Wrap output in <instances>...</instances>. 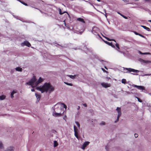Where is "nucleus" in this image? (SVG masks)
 <instances>
[{
	"instance_id": "1",
	"label": "nucleus",
	"mask_w": 151,
	"mask_h": 151,
	"mask_svg": "<svg viewBox=\"0 0 151 151\" xmlns=\"http://www.w3.org/2000/svg\"><path fill=\"white\" fill-rule=\"evenodd\" d=\"M37 90L40 91L42 93L44 92H47L48 91L49 93L53 91L54 90V88L50 83H45L42 87H36Z\"/></svg>"
},
{
	"instance_id": "2",
	"label": "nucleus",
	"mask_w": 151,
	"mask_h": 151,
	"mask_svg": "<svg viewBox=\"0 0 151 151\" xmlns=\"http://www.w3.org/2000/svg\"><path fill=\"white\" fill-rule=\"evenodd\" d=\"M36 79L35 76H33L30 80L26 84L27 85L33 86L34 85V83H35Z\"/></svg>"
},
{
	"instance_id": "3",
	"label": "nucleus",
	"mask_w": 151,
	"mask_h": 151,
	"mask_svg": "<svg viewBox=\"0 0 151 151\" xmlns=\"http://www.w3.org/2000/svg\"><path fill=\"white\" fill-rule=\"evenodd\" d=\"M116 110L117 111L118 114L117 116V119L116 121L114 122L115 123L117 122L119 120V118L121 115V112L120 108L117 107Z\"/></svg>"
},
{
	"instance_id": "4",
	"label": "nucleus",
	"mask_w": 151,
	"mask_h": 151,
	"mask_svg": "<svg viewBox=\"0 0 151 151\" xmlns=\"http://www.w3.org/2000/svg\"><path fill=\"white\" fill-rule=\"evenodd\" d=\"M74 128V135L76 137V138L78 139L79 137L78 136V129L76 127V126L75 125L73 127Z\"/></svg>"
},
{
	"instance_id": "5",
	"label": "nucleus",
	"mask_w": 151,
	"mask_h": 151,
	"mask_svg": "<svg viewBox=\"0 0 151 151\" xmlns=\"http://www.w3.org/2000/svg\"><path fill=\"white\" fill-rule=\"evenodd\" d=\"M132 86L134 87H136L137 89H138L139 90H145V87L142 86H137V85H132Z\"/></svg>"
},
{
	"instance_id": "6",
	"label": "nucleus",
	"mask_w": 151,
	"mask_h": 151,
	"mask_svg": "<svg viewBox=\"0 0 151 151\" xmlns=\"http://www.w3.org/2000/svg\"><path fill=\"white\" fill-rule=\"evenodd\" d=\"M90 143V142H89L86 141L81 146V148L83 150L85 149V147L88 145Z\"/></svg>"
},
{
	"instance_id": "7",
	"label": "nucleus",
	"mask_w": 151,
	"mask_h": 151,
	"mask_svg": "<svg viewBox=\"0 0 151 151\" xmlns=\"http://www.w3.org/2000/svg\"><path fill=\"white\" fill-rule=\"evenodd\" d=\"M98 28L96 27H94L92 29V32L93 34H94L95 35H96L98 34L99 36L101 38H102L97 33V32L96 31V30L98 29Z\"/></svg>"
},
{
	"instance_id": "8",
	"label": "nucleus",
	"mask_w": 151,
	"mask_h": 151,
	"mask_svg": "<svg viewBox=\"0 0 151 151\" xmlns=\"http://www.w3.org/2000/svg\"><path fill=\"white\" fill-rule=\"evenodd\" d=\"M21 45L22 46L25 45L28 47H30L31 46L30 44L27 41H24L21 44Z\"/></svg>"
},
{
	"instance_id": "9",
	"label": "nucleus",
	"mask_w": 151,
	"mask_h": 151,
	"mask_svg": "<svg viewBox=\"0 0 151 151\" xmlns=\"http://www.w3.org/2000/svg\"><path fill=\"white\" fill-rule=\"evenodd\" d=\"M126 69L129 72H132L134 73H138L139 72V70H135L131 68H126Z\"/></svg>"
},
{
	"instance_id": "10",
	"label": "nucleus",
	"mask_w": 151,
	"mask_h": 151,
	"mask_svg": "<svg viewBox=\"0 0 151 151\" xmlns=\"http://www.w3.org/2000/svg\"><path fill=\"white\" fill-rule=\"evenodd\" d=\"M43 81V79L41 77H40L38 80L35 82V85L36 86H37L39 83H42Z\"/></svg>"
},
{
	"instance_id": "11",
	"label": "nucleus",
	"mask_w": 151,
	"mask_h": 151,
	"mask_svg": "<svg viewBox=\"0 0 151 151\" xmlns=\"http://www.w3.org/2000/svg\"><path fill=\"white\" fill-rule=\"evenodd\" d=\"M102 86L105 88L110 87L111 86V84L110 83H101Z\"/></svg>"
},
{
	"instance_id": "12",
	"label": "nucleus",
	"mask_w": 151,
	"mask_h": 151,
	"mask_svg": "<svg viewBox=\"0 0 151 151\" xmlns=\"http://www.w3.org/2000/svg\"><path fill=\"white\" fill-rule=\"evenodd\" d=\"M52 115L55 117L60 116H62V114L61 113H57L54 111L52 113Z\"/></svg>"
},
{
	"instance_id": "13",
	"label": "nucleus",
	"mask_w": 151,
	"mask_h": 151,
	"mask_svg": "<svg viewBox=\"0 0 151 151\" xmlns=\"http://www.w3.org/2000/svg\"><path fill=\"white\" fill-rule=\"evenodd\" d=\"M77 21H78L82 23L85 24L86 22L83 18H78L76 19Z\"/></svg>"
},
{
	"instance_id": "14",
	"label": "nucleus",
	"mask_w": 151,
	"mask_h": 151,
	"mask_svg": "<svg viewBox=\"0 0 151 151\" xmlns=\"http://www.w3.org/2000/svg\"><path fill=\"white\" fill-rule=\"evenodd\" d=\"M103 41L106 44L109 45L111 46L112 47L114 48L115 46L113 45L112 42H109L106 41H105L104 40H103Z\"/></svg>"
},
{
	"instance_id": "15",
	"label": "nucleus",
	"mask_w": 151,
	"mask_h": 151,
	"mask_svg": "<svg viewBox=\"0 0 151 151\" xmlns=\"http://www.w3.org/2000/svg\"><path fill=\"white\" fill-rule=\"evenodd\" d=\"M14 147L10 146L7 148L4 151H14Z\"/></svg>"
},
{
	"instance_id": "16",
	"label": "nucleus",
	"mask_w": 151,
	"mask_h": 151,
	"mask_svg": "<svg viewBox=\"0 0 151 151\" xmlns=\"http://www.w3.org/2000/svg\"><path fill=\"white\" fill-rule=\"evenodd\" d=\"M140 61L144 63L148 64L151 63V61L150 60H145L142 59H140Z\"/></svg>"
},
{
	"instance_id": "17",
	"label": "nucleus",
	"mask_w": 151,
	"mask_h": 151,
	"mask_svg": "<svg viewBox=\"0 0 151 151\" xmlns=\"http://www.w3.org/2000/svg\"><path fill=\"white\" fill-rule=\"evenodd\" d=\"M59 14H60L62 15V14H64L65 13H67V14L68 16V17H70V16L69 14L66 12L65 11V12H62V10L61 9H59Z\"/></svg>"
},
{
	"instance_id": "18",
	"label": "nucleus",
	"mask_w": 151,
	"mask_h": 151,
	"mask_svg": "<svg viewBox=\"0 0 151 151\" xmlns=\"http://www.w3.org/2000/svg\"><path fill=\"white\" fill-rule=\"evenodd\" d=\"M102 35L107 40H108L109 41H114L116 42V41L115 40H114V39H110L109 38L107 37L104 36L102 34Z\"/></svg>"
},
{
	"instance_id": "19",
	"label": "nucleus",
	"mask_w": 151,
	"mask_h": 151,
	"mask_svg": "<svg viewBox=\"0 0 151 151\" xmlns=\"http://www.w3.org/2000/svg\"><path fill=\"white\" fill-rule=\"evenodd\" d=\"M35 95L36 96L37 98V100L38 101H39L40 100V99L41 97V96L40 94H38L37 93H35Z\"/></svg>"
},
{
	"instance_id": "20",
	"label": "nucleus",
	"mask_w": 151,
	"mask_h": 151,
	"mask_svg": "<svg viewBox=\"0 0 151 151\" xmlns=\"http://www.w3.org/2000/svg\"><path fill=\"white\" fill-rule=\"evenodd\" d=\"M141 26L144 29H146L147 31H150V29L148 28V27H147L145 26L144 25H141Z\"/></svg>"
},
{
	"instance_id": "21",
	"label": "nucleus",
	"mask_w": 151,
	"mask_h": 151,
	"mask_svg": "<svg viewBox=\"0 0 151 151\" xmlns=\"http://www.w3.org/2000/svg\"><path fill=\"white\" fill-rule=\"evenodd\" d=\"M4 148V145L1 141H0V149H3Z\"/></svg>"
},
{
	"instance_id": "22",
	"label": "nucleus",
	"mask_w": 151,
	"mask_h": 151,
	"mask_svg": "<svg viewBox=\"0 0 151 151\" xmlns=\"http://www.w3.org/2000/svg\"><path fill=\"white\" fill-rule=\"evenodd\" d=\"M15 69L17 71H20V72L22 71V68H21L20 67H19L16 68H15Z\"/></svg>"
},
{
	"instance_id": "23",
	"label": "nucleus",
	"mask_w": 151,
	"mask_h": 151,
	"mask_svg": "<svg viewBox=\"0 0 151 151\" xmlns=\"http://www.w3.org/2000/svg\"><path fill=\"white\" fill-rule=\"evenodd\" d=\"M6 98V96L4 95L0 96V100H2Z\"/></svg>"
},
{
	"instance_id": "24",
	"label": "nucleus",
	"mask_w": 151,
	"mask_h": 151,
	"mask_svg": "<svg viewBox=\"0 0 151 151\" xmlns=\"http://www.w3.org/2000/svg\"><path fill=\"white\" fill-rule=\"evenodd\" d=\"M58 145V144L57 142L56 141H54V147H56Z\"/></svg>"
},
{
	"instance_id": "25",
	"label": "nucleus",
	"mask_w": 151,
	"mask_h": 151,
	"mask_svg": "<svg viewBox=\"0 0 151 151\" xmlns=\"http://www.w3.org/2000/svg\"><path fill=\"white\" fill-rule=\"evenodd\" d=\"M106 124V123L105 122L102 121L101 122V123L99 124V125L101 126H102L103 125H105Z\"/></svg>"
},
{
	"instance_id": "26",
	"label": "nucleus",
	"mask_w": 151,
	"mask_h": 151,
	"mask_svg": "<svg viewBox=\"0 0 151 151\" xmlns=\"http://www.w3.org/2000/svg\"><path fill=\"white\" fill-rule=\"evenodd\" d=\"M16 93L14 91H12L11 94V96L12 98H13L14 97L13 95L14 93Z\"/></svg>"
},
{
	"instance_id": "27",
	"label": "nucleus",
	"mask_w": 151,
	"mask_h": 151,
	"mask_svg": "<svg viewBox=\"0 0 151 151\" xmlns=\"http://www.w3.org/2000/svg\"><path fill=\"white\" fill-rule=\"evenodd\" d=\"M115 45L116 46V47H117L118 49L117 50L118 51H119V50L120 49V47H119V45L118 44V43H116Z\"/></svg>"
},
{
	"instance_id": "28",
	"label": "nucleus",
	"mask_w": 151,
	"mask_h": 151,
	"mask_svg": "<svg viewBox=\"0 0 151 151\" xmlns=\"http://www.w3.org/2000/svg\"><path fill=\"white\" fill-rule=\"evenodd\" d=\"M122 82L124 84H125L126 83V80L125 79H123L122 80Z\"/></svg>"
},
{
	"instance_id": "29",
	"label": "nucleus",
	"mask_w": 151,
	"mask_h": 151,
	"mask_svg": "<svg viewBox=\"0 0 151 151\" xmlns=\"http://www.w3.org/2000/svg\"><path fill=\"white\" fill-rule=\"evenodd\" d=\"M19 2H20L21 3H22V4L26 6H28V4L27 3H26L25 2H24L22 1H20V0H19Z\"/></svg>"
},
{
	"instance_id": "30",
	"label": "nucleus",
	"mask_w": 151,
	"mask_h": 151,
	"mask_svg": "<svg viewBox=\"0 0 151 151\" xmlns=\"http://www.w3.org/2000/svg\"><path fill=\"white\" fill-rule=\"evenodd\" d=\"M75 123L77 125V126L79 128V129L80 128V125L79 123L77 122H76Z\"/></svg>"
},
{
	"instance_id": "31",
	"label": "nucleus",
	"mask_w": 151,
	"mask_h": 151,
	"mask_svg": "<svg viewBox=\"0 0 151 151\" xmlns=\"http://www.w3.org/2000/svg\"><path fill=\"white\" fill-rule=\"evenodd\" d=\"M64 83L68 85H69V86H73V84L71 83H68L66 82H64Z\"/></svg>"
},
{
	"instance_id": "32",
	"label": "nucleus",
	"mask_w": 151,
	"mask_h": 151,
	"mask_svg": "<svg viewBox=\"0 0 151 151\" xmlns=\"http://www.w3.org/2000/svg\"><path fill=\"white\" fill-rule=\"evenodd\" d=\"M68 76L72 79H74L75 77V76L69 75Z\"/></svg>"
},
{
	"instance_id": "33",
	"label": "nucleus",
	"mask_w": 151,
	"mask_h": 151,
	"mask_svg": "<svg viewBox=\"0 0 151 151\" xmlns=\"http://www.w3.org/2000/svg\"><path fill=\"white\" fill-rule=\"evenodd\" d=\"M62 107H63L65 108V110L67 108V106L65 105V104H62Z\"/></svg>"
},
{
	"instance_id": "34",
	"label": "nucleus",
	"mask_w": 151,
	"mask_h": 151,
	"mask_svg": "<svg viewBox=\"0 0 151 151\" xmlns=\"http://www.w3.org/2000/svg\"><path fill=\"white\" fill-rule=\"evenodd\" d=\"M120 15L122 16V17L123 18H124V19H127V17H126V16H124V15H123L122 14H120Z\"/></svg>"
},
{
	"instance_id": "35",
	"label": "nucleus",
	"mask_w": 151,
	"mask_h": 151,
	"mask_svg": "<svg viewBox=\"0 0 151 151\" xmlns=\"http://www.w3.org/2000/svg\"><path fill=\"white\" fill-rule=\"evenodd\" d=\"M137 99H138V101L139 102H141V103L142 102V100L141 99H140L138 97H137Z\"/></svg>"
},
{
	"instance_id": "36",
	"label": "nucleus",
	"mask_w": 151,
	"mask_h": 151,
	"mask_svg": "<svg viewBox=\"0 0 151 151\" xmlns=\"http://www.w3.org/2000/svg\"><path fill=\"white\" fill-rule=\"evenodd\" d=\"M139 36L142 37H143V38H145V37L143 35L139 34Z\"/></svg>"
},
{
	"instance_id": "37",
	"label": "nucleus",
	"mask_w": 151,
	"mask_h": 151,
	"mask_svg": "<svg viewBox=\"0 0 151 151\" xmlns=\"http://www.w3.org/2000/svg\"><path fill=\"white\" fill-rule=\"evenodd\" d=\"M102 70L104 72H106V73H107L108 72L106 71L104 68H102Z\"/></svg>"
},
{
	"instance_id": "38",
	"label": "nucleus",
	"mask_w": 151,
	"mask_h": 151,
	"mask_svg": "<svg viewBox=\"0 0 151 151\" xmlns=\"http://www.w3.org/2000/svg\"><path fill=\"white\" fill-rule=\"evenodd\" d=\"M134 135L136 138L138 136V135L137 134H135Z\"/></svg>"
},
{
	"instance_id": "39",
	"label": "nucleus",
	"mask_w": 151,
	"mask_h": 151,
	"mask_svg": "<svg viewBox=\"0 0 151 151\" xmlns=\"http://www.w3.org/2000/svg\"><path fill=\"white\" fill-rule=\"evenodd\" d=\"M140 53L141 54H148L149 53H147V52H145V53H142L141 52H140Z\"/></svg>"
},
{
	"instance_id": "40",
	"label": "nucleus",
	"mask_w": 151,
	"mask_h": 151,
	"mask_svg": "<svg viewBox=\"0 0 151 151\" xmlns=\"http://www.w3.org/2000/svg\"><path fill=\"white\" fill-rule=\"evenodd\" d=\"M135 34L137 35H139V33L137 32H134Z\"/></svg>"
},
{
	"instance_id": "41",
	"label": "nucleus",
	"mask_w": 151,
	"mask_h": 151,
	"mask_svg": "<svg viewBox=\"0 0 151 151\" xmlns=\"http://www.w3.org/2000/svg\"><path fill=\"white\" fill-rule=\"evenodd\" d=\"M31 91L32 92H34L35 91V90L33 89H31Z\"/></svg>"
},
{
	"instance_id": "42",
	"label": "nucleus",
	"mask_w": 151,
	"mask_h": 151,
	"mask_svg": "<svg viewBox=\"0 0 151 151\" xmlns=\"http://www.w3.org/2000/svg\"><path fill=\"white\" fill-rule=\"evenodd\" d=\"M83 105L85 107H86L87 106V104H83Z\"/></svg>"
},
{
	"instance_id": "43",
	"label": "nucleus",
	"mask_w": 151,
	"mask_h": 151,
	"mask_svg": "<svg viewBox=\"0 0 151 151\" xmlns=\"http://www.w3.org/2000/svg\"><path fill=\"white\" fill-rule=\"evenodd\" d=\"M80 107L79 106H78L77 107V109L78 110L80 109Z\"/></svg>"
},
{
	"instance_id": "44",
	"label": "nucleus",
	"mask_w": 151,
	"mask_h": 151,
	"mask_svg": "<svg viewBox=\"0 0 151 151\" xmlns=\"http://www.w3.org/2000/svg\"><path fill=\"white\" fill-rule=\"evenodd\" d=\"M57 104H64V103H58Z\"/></svg>"
},
{
	"instance_id": "45",
	"label": "nucleus",
	"mask_w": 151,
	"mask_h": 151,
	"mask_svg": "<svg viewBox=\"0 0 151 151\" xmlns=\"http://www.w3.org/2000/svg\"><path fill=\"white\" fill-rule=\"evenodd\" d=\"M122 0L123 1H124V2H127V0Z\"/></svg>"
},
{
	"instance_id": "46",
	"label": "nucleus",
	"mask_w": 151,
	"mask_h": 151,
	"mask_svg": "<svg viewBox=\"0 0 151 151\" xmlns=\"http://www.w3.org/2000/svg\"><path fill=\"white\" fill-rule=\"evenodd\" d=\"M107 78L108 79V80H109V79H111V78Z\"/></svg>"
},
{
	"instance_id": "47",
	"label": "nucleus",
	"mask_w": 151,
	"mask_h": 151,
	"mask_svg": "<svg viewBox=\"0 0 151 151\" xmlns=\"http://www.w3.org/2000/svg\"><path fill=\"white\" fill-rule=\"evenodd\" d=\"M151 75V74H147L146 75L147 76H150Z\"/></svg>"
},
{
	"instance_id": "48",
	"label": "nucleus",
	"mask_w": 151,
	"mask_h": 151,
	"mask_svg": "<svg viewBox=\"0 0 151 151\" xmlns=\"http://www.w3.org/2000/svg\"><path fill=\"white\" fill-rule=\"evenodd\" d=\"M148 22H151V20H148Z\"/></svg>"
},
{
	"instance_id": "49",
	"label": "nucleus",
	"mask_w": 151,
	"mask_h": 151,
	"mask_svg": "<svg viewBox=\"0 0 151 151\" xmlns=\"http://www.w3.org/2000/svg\"><path fill=\"white\" fill-rule=\"evenodd\" d=\"M105 68H106V69H107V68L106 67H105Z\"/></svg>"
},
{
	"instance_id": "50",
	"label": "nucleus",
	"mask_w": 151,
	"mask_h": 151,
	"mask_svg": "<svg viewBox=\"0 0 151 151\" xmlns=\"http://www.w3.org/2000/svg\"><path fill=\"white\" fill-rule=\"evenodd\" d=\"M150 110H151V107L150 108Z\"/></svg>"
},
{
	"instance_id": "51",
	"label": "nucleus",
	"mask_w": 151,
	"mask_h": 151,
	"mask_svg": "<svg viewBox=\"0 0 151 151\" xmlns=\"http://www.w3.org/2000/svg\"><path fill=\"white\" fill-rule=\"evenodd\" d=\"M118 13L120 15V14H121L119 12H118Z\"/></svg>"
},
{
	"instance_id": "52",
	"label": "nucleus",
	"mask_w": 151,
	"mask_h": 151,
	"mask_svg": "<svg viewBox=\"0 0 151 151\" xmlns=\"http://www.w3.org/2000/svg\"><path fill=\"white\" fill-rule=\"evenodd\" d=\"M65 26H66V23H65Z\"/></svg>"
}]
</instances>
